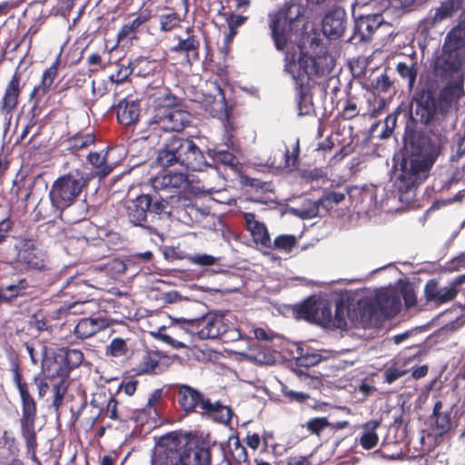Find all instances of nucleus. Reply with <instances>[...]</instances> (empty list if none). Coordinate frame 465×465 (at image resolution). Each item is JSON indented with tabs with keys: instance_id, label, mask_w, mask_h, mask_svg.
<instances>
[{
	"instance_id": "f257e3e1",
	"label": "nucleus",
	"mask_w": 465,
	"mask_h": 465,
	"mask_svg": "<svg viewBox=\"0 0 465 465\" xmlns=\"http://www.w3.org/2000/svg\"><path fill=\"white\" fill-rule=\"evenodd\" d=\"M436 61L420 76L412 96L410 123L403 135L407 150L397 171L395 186L401 203H410L436 160Z\"/></svg>"
},
{
	"instance_id": "f03ea898",
	"label": "nucleus",
	"mask_w": 465,
	"mask_h": 465,
	"mask_svg": "<svg viewBox=\"0 0 465 465\" xmlns=\"http://www.w3.org/2000/svg\"><path fill=\"white\" fill-rule=\"evenodd\" d=\"M465 25L459 24L448 34L442 46L440 60L441 76L449 77L438 92V114H456L459 101L465 95Z\"/></svg>"
},
{
	"instance_id": "7ed1b4c3",
	"label": "nucleus",
	"mask_w": 465,
	"mask_h": 465,
	"mask_svg": "<svg viewBox=\"0 0 465 465\" xmlns=\"http://www.w3.org/2000/svg\"><path fill=\"white\" fill-rule=\"evenodd\" d=\"M212 451L207 442L182 431H172L159 438L152 464L211 465Z\"/></svg>"
},
{
	"instance_id": "20e7f679",
	"label": "nucleus",
	"mask_w": 465,
	"mask_h": 465,
	"mask_svg": "<svg viewBox=\"0 0 465 465\" xmlns=\"http://www.w3.org/2000/svg\"><path fill=\"white\" fill-rule=\"evenodd\" d=\"M302 1H286L277 10L268 14V26L278 51H283L292 41V36L302 30V19L308 6Z\"/></svg>"
},
{
	"instance_id": "39448f33",
	"label": "nucleus",
	"mask_w": 465,
	"mask_h": 465,
	"mask_svg": "<svg viewBox=\"0 0 465 465\" xmlns=\"http://www.w3.org/2000/svg\"><path fill=\"white\" fill-rule=\"evenodd\" d=\"M156 162L163 168L178 163L194 172L202 171L207 165L203 152L195 143L177 135L164 140L158 150Z\"/></svg>"
},
{
	"instance_id": "423d86ee",
	"label": "nucleus",
	"mask_w": 465,
	"mask_h": 465,
	"mask_svg": "<svg viewBox=\"0 0 465 465\" xmlns=\"http://www.w3.org/2000/svg\"><path fill=\"white\" fill-rule=\"evenodd\" d=\"M162 205L158 202L157 192L143 193L125 203V215L133 225L142 227L150 233H155L156 227L162 222Z\"/></svg>"
},
{
	"instance_id": "0eeeda50",
	"label": "nucleus",
	"mask_w": 465,
	"mask_h": 465,
	"mask_svg": "<svg viewBox=\"0 0 465 465\" xmlns=\"http://www.w3.org/2000/svg\"><path fill=\"white\" fill-rule=\"evenodd\" d=\"M88 177L76 171L55 180L49 192L53 213H45L44 218L61 216L63 211L72 205L83 188L86 186Z\"/></svg>"
},
{
	"instance_id": "6e6552de",
	"label": "nucleus",
	"mask_w": 465,
	"mask_h": 465,
	"mask_svg": "<svg viewBox=\"0 0 465 465\" xmlns=\"http://www.w3.org/2000/svg\"><path fill=\"white\" fill-rule=\"evenodd\" d=\"M14 381L17 386L22 401L21 433L28 451L35 457V450L37 446L35 432L36 403L28 391L27 384L22 382V377L17 367L14 370Z\"/></svg>"
},
{
	"instance_id": "1a4fd4ad",
	"label": "nucleus",
	"mask_w": 465,
	"mask_h": 465,
	"mask_svg": "<svg viewBox=\"0 0 465 465\" xmlns=\"http://www.w3.org/2000/svg\"><path fill=\"white\" fill-rule=\"evenodd\" d=\"M176 97L166 96L165 104L155 109V114L149 120L148 124L153 130H163L165 132H181L190 123V114L183 110L170 108L174 104Z\"/></svg>"
},
{
	"instance_id": "9d476101",
	"label": "nucleus",
	"mask_w": 465,
	"mask_h": 465,
	"mask_svg": "<svg viewBox=\"0 0 465 465\" xmlns=\"http://www.w3.org/2000/svg\"><path fill=\"white\" fill-rule=\"evenodd\" d=\"M295 56V54H286L284 70L292 75L297 85L302 87L312 75L320 74L321 68L315 58L307 54L301 53L298 60Z\"/></svg>"
},
{
	"instance_id": "9b49d317",
	"label": "nucleus",
	"mask_w": 465,
	"mask_h": 465,
	"mask_svg": "<svg viewBox=\"0 0 465 465\" xmlns=\"http://www.w3.org/2000/svg\"><path fill=\"white\" fill-rule=\"evenodd\" d=\"M382 23L383 17L380 14L361 15L355 18L352 35L348 42L355 45L370 42Z\"/></svg>"
},
{
	"instance_id": "f8f14e48",
	"label": "nucleus",
	"mask_w": 465,
	"mask_h": 465,
	"mask_svg": "<svg viewBox=\"0 0 465 465\" xmlns=\"http://www.w3.org/2000/svg\"><path fill=\"white\" fill-rule=\"evenodd\" d=\"M296 312L299 318L310 322L327 325L332 322L331 307L322 301L308 299L300 305Z\"/></svg>"
},
{
	"instance_id": "ddd939ff",
	"label": "nucleus",
	"mask_w": 465,
	"mask_h": 465,
	"mask_svg": "<svg viewBox=\"0 0 465 465\" xmlns=\"http://www.w3.org/2000/svg\"><path fill=\"white\" fill-rule=\"evenodd\" d=\"M183 322L189 324L203 325V327L197 331L200 339H217L223 338L224 333L228 330V326L231 323L223 316H215L213 318L203 317L202 319H192L184 320Z\"/></svg>"
},
{
	"instance_id": "4468645a",
	"label": "nucleus",
	"mask_w": 465,
	"mask_h": 465,
	"mask_svg": "<svg viewBox=\"0 0 465 465\" xmlns=\"http://www.w3.org/2000/svg\"><path fill=\"white\" fill-rule=\"evenodd\" d=\"M158 202L163 204V213H161L162 222L169 219L175 211L187 210L193 206V198L182 192L174 193H158Z\"/></svg>"
},
{
	"instance_id": "2eb2a0df",
	"label": "nucleus",
	"mask_w": 465,
	"mask_h": 465,
	"mask_svg": "<svg viewBox=\"0 0 465 465\" xmlns=\"http://www.w3.org/2000/svg\"><path fill=\"white\" fill-rule=\"evenodd\" d=\"M153 192L160 193H171L170 190H185L190 186V182L186 174L183 173H168L158 175L152 179Z\"/></svg>"
},
{
	"instance_id": "dca6fc26",
	"label": "nucleus",
	"mask_w": 465,
	"mask_h": 465,
	"mask_svg": "<svg viewBox=\"0 0 465 465\" xmlns=\"http://www.w3.org/2000/svg\"><path fill=\"white\" fill-rule=\"evenodd\" d=\"M347 15L343 8L337 7L330 11L323 18L322 32L331 40L339 39L344 33Z\"/></svg>"
},
{
	"instance_id": "f3484780",
	"label": "nucleus",
	"mask_w": 465,
	"mask_h": 465,
	"mask_svg": "<svg viewBox=\"0 0 465 465\" xmlns=\"http://www.w3.org/2000/svg\"><path fill=\"white\" fill-rule=\"evenodd\" d=\"M209 401L200 391L188 385H177V401L183 410L187 412L199 408L203 413V403Z\"/></svg>"
},
{
	"instance_id": "a211bd4d",
	"label": "nucleus",
	"mask_w": 465,
	"mask_h": 465,
	"mask_svg": "<svg viewBox=\"0 0 465 465\" xmlns=\"http://www.w3.org/2000/svg\"><path fill=\"white\" fill-rule=\"evenodd\" d=\"M463 310V307L459 305L438 314V335L460 328L465 323Z\"/></svg>"
},
{
	"instance_id": "6ab92c4d",
	"label": "nucleus",
	"mask_w": 465,
	"mask_h": 465,
	"mask_svg": "<svg viewBox=\"0 0 465 465\" xmlns=\"http://www.w3.org/2000/svg\"><path fill=\"white\" fill-rule=\"evenodd\" d=\"M109 322L104 318H83L74 327V333L76 338L84 340L106 329Z\"/></svg>"
},
{
	"instance_id": "aec40b11",
	"label": "nucleus",
	"mask_w": 465,
	"mask_h": 465,
	"mask_svg": "<svg viewBox=\"0 0 465 465\" xmlns=\"http://www.w3.org/2000/svg\"><path fill=\"white\" fill-rule=\"evenodd\" d=\"M376 306L384 317L391 318L396 315L401 307L400 295L396 292L386 291L376 297Z\"/></svg>"
},
{
	"instance_id": "412c9836",
	"label": "nucleus",
	"mask_w": 465,
	"mask_h": 465,
	"mask_svg": "<svg viewBox=\"0 0 465 465\" xmlns=\"http://www.w3.org/2000/svg\"><path fill=\"white\" fill-rule=\"evenodd\" d=\"M118 122L125 126L134 124L140 115V106L136 101H121L116 106Z\"/></svg>"
},
{
	"instance_id": "4be33fe9",
	"label": "nucleus",
	"mask_w": 465,
	"mask_h": 465,
	"mask_svg": "<svg viewBox=\"0 0 465 465\" xmlns=\"http://www.w3.org/2000/svg\"><path fill=\"white\" fill-rule=\"evenodd\" d=\"M59 63L60 61L58 57L55 62L44 72L41 83L32 91L30 97L31 99H35V104L50 90L53 82L57 75Z\"/></svg>"
},
{
	"instance_id": "5701e85b",
	"label": "nucleus",
	"mask_w": 465,
	"mask_h": 465,
	"mask_svg": "<svg viewBox=\"0 0 465 465\" xmlns=\"http://www.w3.org/2000/svg\"><path fill=\"white\" fill-rule=\"evenodd\" d=\"M60 360L61 357L57 353L53 360L48 359L43 361L42 369L46 379H57V381H65L69 377L68 368L64 362H60Z\"/></svg>"
},
{
	"instance_id": "b1692460",
	"label": "nucleus",
	"mask_w": 465,
	"mask_h": 465,
	"mask_svg": "<svg viewBox=\"0 0 465 465\" xmlns=\"http://www.w3.org/2000/svg\"><path fill=\"white\" fill-rule=\"evenodd\" d=\"M19 83L20 75L15 74L8 84L5 94L3 99L2 111L5 114H11V112L16 107L19 96Z\"/></svg>"
},
{
	"instance_id": "393cba45",
	"label": "nucleus",
	"mask_w": 465,
	"mask_h": 465,
	"mask_svg": "<svg viewBox=\"0 0 465 465\" xmlns=\"http://www.w3.org/2000/svg\"><path fill=\"white\" fill-rule=\"evenodd\" d=\"M203 412L208 414L213 420L221 423H228L232 416V411L227 406L222 405L219 401L212 403L210 401L203 403Z\"/></svg>"
},
{
	"instance_id": "a878e982",
	"label": "nucleus",
	"mask_w": 465,
	"mask_h": 465,
	"mask_svg": "<svg viewBox=\"0 0 465 465\" xmlns=\"http://www.w3.org/2000/svg\"><path fill=\"white\" fill-rule=\"evenodd\" d=\"M381 421L371 420L363 424V432L360 438V443L365 450H371L378 443L379 437L376 429L380 426Z\"/></svg>"
},
{
	"instance_id": "bb28decb",
	"label": "nucleus",
	"mask_w": 465,
	"mask_h": 465,
	"mask_svg": "<svg viewBox=\"0 0 465 465\" xmlns=\"http://www.w3.org/2000/svg\"><path fill=\"white\" fill-rule=\"evenodd\" d=\"M322 208V203H321V199L317 202H312L310 199H307L303 202L301 207L292 208V213L301 219H311L317 216H322L320 213V208Z\"/></svg>"
},
{
	"instance_id": "cd10ccee",
	"label": "nucleus",
	"mask_w": 465,
	"mask_h": 465,
	"mask_svg": "<svg viewBox=\"0 0 465 465\" xmlns=\"http://www.w3.org/2000/svg\"><path fill=\"white\" fill-rule=\"evenodd\" d=\"M58 355L61 357L59 361L64 362L70 372L79 367L84 361L83 352L76 349L62 348L59 350Z\"/></svg>"
},
{
	"instance_id": "c85d7f7f",
	"label": "nucleus",
	"mask_w": 465,
	"mask_h": 465,
	"mask_svg": "<svg viewBox=\"0 0 465 465\" xmlns=\"http://www.w3.org/2000/svg\"><path fill=\"white\" fill-rule=\"evenodd\" d=\"M396 71L401 78L408 81V86L411 89L414 86L418 74L417 64L409 58L407 62L398 63Z\"/></svg>"
},
{
	"instance_id": "c756f323",
	"label": "nucleus",
	"mask_w": 465,
	"mask_h": 465,
	"mask_svg": "<svg viewBox=\"0 0 465 465\" xmlns=\"http://www.w3.org/2000/svg\"><path fill=\"white\" fill-rule=\"evenodd\" d=\"M200 41L195 35H189L184 39H179V42L176 45L172 47V51L175 53H193V60H197L199 58V50Z\"/></svg>"
},
{
	"instance_id": "7c9ffc66",
	"label": "nucleus",
	"mask_w": 465,
	"mask_h": 465,
	"mask_svg": "<svg viewBox=\"0 0 465 465\" xmlns=\"http://www.w3.org/2000/svg\"><path fill=\"white\" fill-rule=\"evenodd\" d=\"M247 227L249 231H251V232L252 233L256 242H260L262 245L265 247L272 246L271 238L267 231V228L265 227L264 224L257 221L250 222L247 219Z\"/></svg>"
},
{
	"instance_id": "2f4dec72",
	"label": "nucleus",
	"mask_w": 465,
	"mask_h": 465,
	"mask_svg": "<svg viewBox=\"0 0 465 465\" xmlns=\"http://www.w3.org/2000/svg\"><path fill=\"white\" fill-rule=\"evenodd\" d=\"M465 282V274L458 276L448 287L438 290V305L455 298L459 286Z\"/></svg>"
},
{
	"instance_id": "473e14b6",
	"label": "nucleus",
	"mask_w": 465,
	"mask_h": 465,
	"mask_svg": "<svg viewBox=\"0 0 465 465\" xmlns=\"http://www.w3.org/2000/svg\"><path fill=\"white\" fill-rule=\"evenodd\" d=\"M16 259L19 262L26 264L29 268L42 270L45 268V262L42 258V255L37 249L31 250L28 252H24L18 256Z\"/></svg>"
},
{
	"instance_id": "72a5a7b5",
	"label": "nucleus",
	"mask_w": 465,
	"mask_h": 465,
	"mask_svg": "<svg viewBox=\"0 0 465 465\" xmlns=\"http://www.w3.org/2000/svg\"><path fill=\"white\" fill-rule=\"evenodd\" d=\"M143 63L150 64L146 58L141 57L139 59L134 60L130 64V66L122 67L115 74H113L109 77L110 81L116 84L124 83L128 78V76Z\"/></svg>"
},
{
	"instance_id": "f704fd0d",
	"label": "nucleus",
	"mask_w": 465,
	"mask_h": 465,
	"mask_svg": "<svg viewBox=\"0 0 465 465\" xmlns=\"http://www.w3.org/2000/svg\"><path fill=\"white\" fill-rule=\"evenodd\" d=\"M94 141L93 133L77 134L67 140L68 149L77 151L93 144Z\"/></svg>"
},
{
	"instance_id": "c9c22d12",
	"label": "nucleus",
	"mask_w": 465,
	"mask_h": 465,
	"mask_svg": "<svg viewBox=\"0 0 465 465\" xmlns=\"http://www.w3.org/2000/svg\"><path fill=\"white\" fill-rule=\"evenodd\" d=\"M88 162L94 166L96 170V175L100 178H104L112 172L111 165L105 163V157L102 156L98 153H90L87 156Z\"/></svg>"
},
{
	"instance_id": "e433bc0d",
	"label": "nucleus",
	"mask_w": 465,
	"mask_h": 465,
	"mask_svg": "<svg viewBox=\"0 0 465 465\" xmlns=\"http://www.w3.org/2000/svg\"><path fill=\"white\" fill-rule=\"evenodd\" d=\"M163 400V391L161 389L155 390L148 398L146 406L143 409V412L147 415L158 416L159 415V406Z\"/></svg>"
},
{
	"instance_id": "4c0bfd02",
	"label": "nucleus",
	"mask_w": 465,
	"mask_h": 465,
	"mask_svg": "<svg viewBox=\"0 0 465 465\" xmlns=\"http://www.w3.org/2000/svg\"><path fill=\"white\" fill-rule=\"evenodd\" d=\"M159 365V355L156 352L146 353L140 364L138 372L142 373H155V370Z\"/></svg>"
},
{
	"instance_id": "58836bf2",
	"label": "nucleus",
	"mask_w": 465,
	"mask_h": 465,
	"mask_svg": "<svg viewBox=\"0 0 465 465\" xmlns=\"http://www.w3.org/2000/svg\"><path fill=\"white\" fill-rule=\"evenodd\" d=\"M347 315L348 310L344 302L342 301L336 302L335 314L331 322L332 326L339 329H346L348 327Z\"/></svg>"
},
{
	"instance_id": "ea45409f",
	"label": "nucleus",
	"mask_w": 465,
	"mask_h": 465,
	"mask_svg": "<svg viewBox=\"0 0 465 465\" xmlns=\"http://www.w3.org/2000/svg\"><path fill=\"white\" fill-rule=\"evenodd\" d=\"M298 357L296 364L301 367H311L318 364L321 361L322 355L318 353L304 352L302 348L297 349Z\"/></svg>"
},
{
	"instance_id": "a19ab883",
	"label": "nucleus",
	"mask_w": 465,
	"mask_h": 465,
	"mask_svg": "<svg viewBox=\"0 0 465 465\" xmlns=\"http://www.w3.org/2000/svg\"><path fill=\"white\" fill-rule=\"evenodd\" d=\"M463 0H447L441 3L438 7V17L440 19L451 16L453 13L460 10L462 6Z\"/></svg>"
},
{
	"instance_id": "79ce46f5",
	"label": "nucleus",
	"mask_w": 465,
	"mask_h": 465,
	"mask_svg": "<svg viewBox=\"0 0 465 465\" xmlns=\"http://www.w3.org/2000/svg\"><path fill=\"white\" fill-rule=\"evenodd\" d=\"M127 351V347L124 340L121 338H114L106 348V354L113 357L124 356Z\"/></svg>"
},
{
	"instance_id": "37998d69",
	"label": "nucleus",
	"mask_w": 465,
	"mask_h": 465,
	"mask_svg": "<svg viewBox=\"0 0 465 465\" xmlns=\"http://www.w3.org/2000/svg\"><path fill=\"white\" fill-rule=\"evenodd\" d=\"M345 199V193L339 192H331L321 198V203L325 213L332 208L333 203H340Z\"/></svg>"
},
{
	"instance_id": "c03bdc74",
	"label": "nucleus",
	"mask_w": 465,
	"mask_h": 465,
	"mask_svg": "<svg viewBox=\"0 0 465 465\" xmlns=\"http://www.w3.org/2000/svg\"><path fill=\"white\" fill-rule=\"evenodd\" d=\"M296 244V239L293 235H280L273 242V248L290 252Z\"/></svg>"
},
{
	"instance_id": "a18cd8bd",
	"label": "nucleus",
	"mask_w": 465,
	"mask_h": 465,
	"mask_svg": "<svg viewBox=\"0 0 465 465\" xmlns=\"http://www.w3.org/2000/svg\"><path fill=\"white\" fill-rule=\"evenodd\" d=\"M373 86L378 92L388 93L393 89V81L385 72L373 80Z\"/></svg>"
},
{
	"instance_id": "49530a36",
	"label": "nucleus",
	"mask_w": 465,
	"mask_h": 465,
	"mask_svg": "<svg viewBox=\"0 0 465 465\" xmlns=\"http://www.w3.org/2000/svg\"><path fill=\"white\" fill-rule=\"evenodd\" d=\"M180 19L176 13L163 15L160 16V28L163 32L171 31L178 25Z\"/></svg>"
},
{
	"instance_id": "de8ad7c7",
	"label": "nucleus",
	"mask_w": 465,
	"mask_h": 465,
	"mask_svg": "<svg viewBox=\"0 0 465 465\" xmlns=\"http://www.w3.org/2000/svg\"><path fill=\"white\" fill-rule=\"evenodd\" d=\"M53 391L54 393L53 405L56 410H58L63 403V400L67 391V387L65 385V381H57L53 385Z\"/></svg>"
},
{
	"instance_id": "09e8293b",
	"label": "nucleus",
	"mask_w": 465,
	"mask_h": 465,
	"mask_svg": "<svg viewBox=\"0 0 465 465\" xmlns=\"http://www.w3.org/2000/svg\"><path fill=\"white\" fill-rule=\"evenodd\" d=\"M188 261L193 264L210 266L217 262V258L210 254L202 253L189 256Z\"/></svg>"
},
{
	"instance_id": "8fccbe9b",
	"label": "nucleus",
	"mask_w": 465,
	"mask_h": 465,
	"mask_svg": "<svg viewBox=\"0 0 465 465\" xmlns=\"http://www.w3.org/2000/svg\"><path fill=\"white\" fill-rule=\"evenodd\" d=\"M14 285L16 288L15 293L7 294V293H5V292H0V301L1 302H12V300L14 298L20 295L21 292L25 290L28 287V283L25 279L19 280L16 283H14Z\"/></svg>"
},
{
	"instance_id": "3c124183",
	"label": "nucleus",
	"mask_w": 465,
	"mask_h": 465,
	"mask_svg": "<svg viewBox=\"0 0 465 465\" xmlns=\"http://www.w3.org/2000/svg\"><path fill=\"white\" fill-rule=\"evenodd\" d=\"M214 157L216 161L231 167L238 163L236 157L232 153L224 150L215 151Z\"/></svg>"
},
{
	"instance_id": "603ef678",
	"label": "nucleus",
	"mask_w": 465,
	"mask_h": 465,
	"mask_svg": "<svg viewBox=\"0 0 465 465\" xmlns=\"http://www.w3.org/2000/svg\"><path fill=\"white\" fill-rule=\"evenodd\" d=\"M146 20L145 17L138 16L134 19L131 23L123 26L118 36L124 38L128 36L131 33H134L143 23Z\"/></svg>"
},
{
	"instance_id": "864d4df0",
	"label": "nucleus",
	"mask_w": 465,
	"mask_h": 465,
	"mask_svg": "<svg viewBox=\"0 0 465 465\" xmlns=\"http://www.w3.org/2000/svg\"><path fill=\"white\" fill-rule=\"evenodd\" d=\"M330 425L326 418H314L307 422L308 430L315 434H319L323 429Z\"/></svg>"
},
{
	"instance_id": "5fc2aeb1",
	"label": "nucleus",
	"mask_w": 465,
	"mask_h": 465,
	"mask_svg": "<svg viewBox=\"0 0 465 465\" xmlns=\"http://www.w3.org/2000/svg\"><path fill=\"white\" fill-rule=\"evenodd\" d=\"M440 408L441 402L438 401V435L447 432L451 427L450 420L440 411Z\"/></svg>"
},
{
	"instance_id": "6e6d98bb",
	"label": "nucleus",
	"mask_w": 465,
	"mask_h": 465,
	"mask_svg": "<svg viewBox=\"0 0 465 465\" xmlns=\"http://www.w3.org/2000/svg\"><path fill=\"white\" fill-rule=\"evenodd\" d=\"M35 242L33 239L28 238H21L17 241V242L15 245V249L16 251V256L24 253L28 252L31 250H35Z\"/></svg>"
},
{
	"instance_id": "4d7b16f0",
	"label": "nucleus",
	"mask_w": 465,
	"mask_h": 465,
	"mask_svg": "<svg viewBox=\"0 0 465 465\" xmlns=\"http://www.w3.org/2000/svg\"><path fill=\"white\" fill-rule=\"evenodd\" d=\"M397 124V115L390 114L386 117L384 121V130L380 135L381 139H387L391 134Z\"/></svg>"
},
{
	"instance_id": "13d9d810",
	"label": "nucleus",
	"mask_w": 465,
	"mask_h": 465,
	"mask_svg": "<svg viewBox=\"0 0 465 465\" xmlns=\"http://www.w3.org/2000/svg\"><path fill=\"white\" fill-rule=\"evenodd\" d=\"M13 226L14 222L9 217H5L0 221V243L5 242Z\"/></svg>"
},
{
	"instance_id": "bf43d9fd",
	"label": "nucleus",
	"mask_w": 465,
	"mask_h": 465,
	"mask_svg": "<svg viewBox=\"0 0 465 465\" xmlns=\"http://www.w3.org/2000/svg\"><path fill=\"white\" fill-rule=\"evenodd\" d=\"M298 107L301 115L309 114L312 107L310 98L303 93L300 94V100L298 102Z\"/></svg>"
},
{
	"instance_id": "052dcab7",
	"label": "nucleus",
	"mask_w": 465,
	"mask_h": 465,
	"mask_svg": "<svg viewBox=\"0 0 465 465\" xmlns=\"http://www.w3.org/2000/svg\"><path fill=\"white\" fill-rule=\"evenodd\" d=\"M299 153H300V145H299V140L297 139L293 145L292 153H290L289 149H286V151L284 152V156L286 158L287 165H290L291 161H292V165H294L296 163V162L298 160Z\"/></svg>"
},
{
	"instance_id": "680f3d73",
	"label": "nucleus",
	"mask_w": 465,
	"mask_h": 465,
	"mask_svg": "<svg viewBox=\"0 0 465 465\" xmlns=\"http://www.w3.org/2000/svg\"><path fill=\"white\" fill-rule=\"evenodd\" d=\"M241 338V332L232 324L230 323L228 326L227 331L224 333L222 340L224 342L237 341Z\"/></svg>"
},
{
	"instance_id": "e2e57ef3",
	"label": "nucleus",
	"mask_w": 465,
	"mask_h": 465,
	"mask_svg": "<svg viewBox=\"0 0 465 465\" xmlns=\"http://www.w3.org/2000/svg\"><path fill=\"white\" fill-rule=\"evenodd\" d=\"M246 20V17L242 15H231L230 19L228 20V25L231 30V34L234 35L236 34V28L241 26L244 21Z\"/></svg>"
},
{
	"instance_id": "0e129e2a",
	"label": "nucleus",
	"mask_w": 465,
	"mask_h": 465,
	"mask_svg": "<svg viewBox=\"0 0 465 465\" xmlns=\"http://www.w3.org/2000/svg\"><path fill=\"white\" fill-rule=\"evenodd\" d=\"M405 374V371L397 368H390L385 372V380L388 383H391Z\"/></svg>"
},
{
	"instance_id": "69168bd1",
	"label": "nucleus",
	"mask_w": 465,
	"mask_h": 465,
	"mask_svg": "<svg viewBox=\"0 0 465 465\" xmlns=\"http://www.w3.org/2000/svg\"><path fill=\"white\" fill-rule=\"evenodd\" d=\"M425 295L427 300H434L436 299V280L431 279L425 286L424 289Z\"/></svg>"
},
{
	"instance_id": "338daca9",
	"label": "nucleus",
	"mask_w": 465,
	"mask_h": 465,
	"mask_svg": "<svg viewBox=\"0 0 465 465\" xmlns=\"http://www.w3.org/2000/svg\"><path fill=\"white\" fill-rule=\"evenodd\" d=\"M106 412L109 414L111 419L117 420V401L114 397H111L108 401Z\"/></svg>"
},
{
	"instance_id": "774afa93",
	"label": "nucleus",
	"mask_w": 465,
	"mask_h": 465,
	"mask_svg": "<svg viewBox=\"0 0 465 465\" xmlns=\"http://www.w3.org/2000/svg\"><path fill=\"white\" fill-rule=\"evenodd\" d=\"M460 268H465V253H461L452 259L449 270H459Z\"/></svg>"
}]
</instances>
